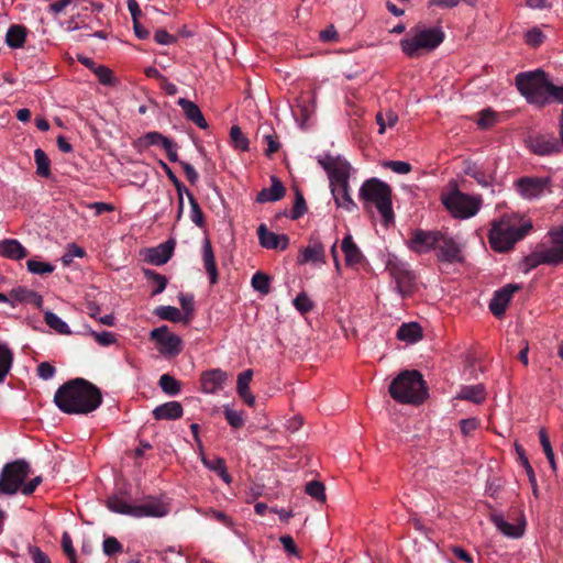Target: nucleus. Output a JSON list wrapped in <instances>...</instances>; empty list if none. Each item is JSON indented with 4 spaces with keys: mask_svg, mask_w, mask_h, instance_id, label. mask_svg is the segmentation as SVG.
I'll return each mask as SVG.
<instances>
[{
    "mask_svg": "<svg viewBox=\"0 0 563 563\" xmlns=\"http://www.w3.org/2000/svg\"><path fill=\"white\" fill-rule=\"evenodd\" d=\"M55 405L68 415H86L102 402L100 389L84 378H75L60 386L54 396Z\"/></svg>",
    "mask_w": 563,
    "mask_h": 563,
    "instance_id": "f257e3e1",
    "label": "nucleus"
},
{
    "mask_svg": "<svg viewBox=\"0 0 563 563\" xmlns=\"http://www.w3.org/2000/svg\"><path fill=\"white\" fill-rule=\"evenodd\" d=\"M532 229L530 220L522 221L515 214H506L494 221L489 230L488 241L496 252H507Z\"/></svg>",
    "mask_w": 563,
    "mask_h": 563,
    "instance_id": "f03ea898",
    "label": "nucleus"
},
{
    "mask_svg": "<svg viewBox=\"0 0 563 563\" xmlns=\"http://www.w3.org/2000/svg\"><path fill=\"white\" fill-rule=\"evenodd\" d=\"M358 196L365 210L369 211L373 207L377 209L385 225L394 221L391 189L386 183L369 178L361 186Z\"/></svg>",
    "mask_w": 563,
    "mask_h": 563,
    "instance_id": "7ed1b4c3",
    "label": "nucleus"
},
{
    "mask_svg": "<svg viewBox=\"0 0 563 563\" xmlns=\"http://www.w3.org/2000/svg\"><path fill=\"white\" fill-rule=\"evenodd\" d=\"M389 394L400 404H421L427 396L422 375L418 371H404L389 385Z\"/></svg>",
    "mask_w": 563,
    "mask_h": 563,
    "instance_id": "20e7f679",
    "label": "nucleus"
},
{
    "mask_svg": "<svg viewBox=\"0 0 563 563\" xmlns=\"http://www.w3.org/2000/svg\"><path fill=\"white\" fill-rule=\"evenodd\" d=\"M515 84L530 104L544 107L549 103L550 80L543 70L519 73L515 77Z\"/></svg>",
    "mask_w": 563,
    "mask_h": 563,
    "instance_id": "39448f33",
    "label": "nucleus"
},
{
    "mask_svg": "<svg viewBox=\"0 0 563 563\" xmlns=\"http://www.w3.org/2000/svg\"><path fill=\"white\" fill-rule=\"evenodd\" d=\"M444 32L440 26L435 27H416L400 40V47L405 55L415 58L423 52L435 49L444 41Z\"/></svg>",
    "mask_w": 563,
    "mask_h": 563,
    "instance_id": "423d86ee",
    "label": "nucleus"
},
{
    "mask_svg": "<svg viewBox=\"0 0 563 563\" xmlns=\"http://www.w3.org/2000/svg\"><path fill=\"white\" fill-rule=\"evenodd\" d=\"M479 196L467 195L459 189L442 196V203L449 212L457 219H468L474 217L482 207Z\"/></svg>",
    "mask_w": 563,
    "mask_h": 563,
    "instance_id": "0eeeda50",
    "label": "nucleus"
},
{
    "mask_svg": "<svg viewBox=\"0 0 563 563\" xmlns=\"http://www.w3.org/2000/svg\"><path fill=\"white\" fill-rule=\"evenodd\" d=\"M30 474V465L24 460H16L8 463L0 475V493L13 495L22 492L24 481Z\"/></svg>",
    "mask_w": 563,
    "mask_h": 563,
    "instance_id": "6e6552de",
    "label": "nucleus"
},
{
    "mask_svg": "<svg viewBox=\"0 0 563 563\" xmlns=\"http://www.w3.org/2000/svg\"><path fill=\"white\" fill-rule=\"evenodd\" d=\"M386 269L396 283V289L401 297L409 296L415 289L416 276L409 268V264L390 255L386 263Z\"/></svg>",
    "mask_w": 563,
    "mask_h": 563,
    "instance_id": "1a4fd4ad",
    "label": "nucleus"
},
{
    "mask_svg": "<svg viewBox=\"0 0 563 563\" xmlns=\"http://www.w3.org/2000/svg\"><path fill=\"white\" fill-rule=\"evenodd\" d=\"M319 164L327 172L330 186L349 184L352 166L341 156L325 155L319 158Z\"/></svg>",
    "mask_w": 563,
    "mask_h": 563,
    "instance_id": "9d476101",
    "label": "nucleus"
},
{
    "mask_svg": "<svg viewBox=\"0 0 563 563\" xmlns=\"http://www.w3.org/2000/svg\"><path fill=\"white\" fill-rule=\"evenodd\" d=\"M515 187L522 198L538 199L545 192H551V178L526 176L516 180Z\"/></svg>",
    "mask_w": 563,
    "mask_h": 563,
    "instance_id": "9b49d317",
    "label": "nucleus"
},
{
    "mask_svg": "<svg viewBox=\"0 0 563 563\" xmlns=\"http://www.w3.org/2000/svg\"><path fill=\"white\" fill-rule=\"evenodd\" d=\"M150 339L158 344V351L164 356L173 357L181 352V339L172 333L166 325L152 330Z\"/></svg>",
    "mask_w": 563,
    "mask_h": 563,
    "instance_id": "f8f14e48",
    "label": "nucleus"
},
{
    "mask_svg": "<svg viewBox=\"0 0 563 563\" xmlns=\"http://www.w3.org/2000/svg\"><path fill=\"white\" fill-rule=\"evenodd\" d=\"M526 142L529 150L539 156L559 153L563 146L561 140L551 133L532 134L528 136Z\"/></svg>",
    "mask_w": 563,
    "mask_h": 563,
    "instance_id": "ddd939ff",
    "label": "nucleus"
},
{
    "mask_svg": "<svg viewBox=\"0 0 563 563\" xmlns=\"http://www.w3.org/2000/svg\"><path fill=\"white\" fill-rule=\"evenodd\" d=\"M542 264H547V265L563 264V258L554 244L551 247H545V249H542V250L531 253L523 261L526 272H529Z\"/></svg>",
    "mask_w": 563,
    "mask_h": 563,
    "instance_id": "4468645a",
    "label": "nucleus"
},
{
    "mask_svg": "<svg viewBox=\"0 0 563 563\" xmlns=\"http://www.w3.org/2000/svg\"><path fill=\"white\" fill-rule=\"evenodd\" d=\"M440 232L417 230L413 232L410 241L407 242L408 247L418 254L428 253L437 249Z\"/></svg>",
    "mask_w": 563,
    "mask_h": 563,
    "instance_id": "2eb2a0df",
    "label": "nucleus"
},
{
    "mask_svg": "<svg viewBox=\"0 0 563 563\" xmlns=\"http://www.w3.org/2000/svg\"><path fill=\"white\" fill-rule=\"evenodd\" d=\"M169 512V507L162 499L156 497H147L142 500L141 504L134 505L133 517L134 518H143V517H155L161 518L166 516Z\"/></svg>",
    "mask_w": 563,
    "mask_h": 563,
    "instance_id": "dca6fc26",
    "label": "nucleus"
},
{
    "mask_svg": "<svg viewBox=\"0 0 563 563\" xmlns=\"http://www.w3.org/2000/svg\"><path fill=\"white\" fill-rule=\"evenodd\" d=\"M519 289V285L508 284L503 288L496 290L489 302L490 312L497 318L504 316L514 294Z\"/></svg>",
    "mask_w": 563,
    "mask_h": 563,
    "instance_id": "f3484780",
    "label": "nucleus"
},
{
    "mask_svg": "<svg viewBox=\"0 0 563 563\" xmlns=\"http://www.w3.org/2000/svg\"><path fill=\"white\" fill-rule=\"evenodd\" d=\"M298 263H325L324 246L318 238H310L309 244L305 249H302L298 255Z\"/></svg>",
    "mask_w": 563,
    "mask_h": 563,
    "instance_id": "a211bd4d",
    "label": "nucleus"
},
{
    "mask_svg": "<svg viewBox=\"0 0 563 563\" xmlns=\"http://www.w3.org/2000/svg\"><path fill=\"white\" fill-rule=\"evenodd\" d=\"M257 235L261 246L268 250H286L289 245V238L286 234H276L268 231L265 224L257 229Z\"/></svg>",
    "mask_w": 563,
    "mask_h": 563,
    "instance_id": "6ab92c4d",
    "label": "nucleus"
},
{
    "mask_svg": "<svg viewBox=\"0 0 563 563\" xmlns=\"http://www.w3.org/2000/svg\"><path fill=\"white\" fill-rule=\"evenodd\" d=\"M228 375L220 368L207 371L201 374L200 383L202 391L214 394L224 387Z\"/></svg>",
    "mask_w": 563,
    "mask_h": 563,
    "instance_id": "aec40b11",
    "label": "nucleus"
},
{
    "mask_svg": "<svg viewBox=\"0 0 563 563\" xmlns=\"http://www.w3.org/2000/svg\"><path fill=\"white\" fill-rule=\"evenodd\" d=\"M492 522L495 527L506 537L509 538H520L525 533L526 520L523 515H521V519L516 523H509L505 520L503 515L496 514L490 517Z\"/></svg>",
    "mask_w": 563,
    "mask_h": 563,
    "instance_id": "412c9836",
    "label": "nucleus"
},
{
    "mask_svg": "<svg viewBox=\"0 0 563 563\" xmlns=\"http://www.w3.org/2000/svg\"><path fill=\"white\" fill-rule=\"evenodd\" d=\"M174 249H175V241L168 240V241L159 244L156 247L148 249L146 252L145 260L148 263L156 265V266L164 265L170 260V257L174 253Z\"/></svg>",
    "mask_w": 563,
    "mask_h": 563,
    "instance_id": "4be33fe9",
    "label": "nucleus"
},
{
    "mask_svg": "<svg viewBox=\"0 0 563 563\" xmlns=\"http://www.w3.org/2000/svg\"><path fill=\"white\" fill-rule=\"evenodd\" d=\"M438 256L445 262H454L460 261L461 250L459 244L454 241L453 238L446 236L440 233V239L437 243Z\"/></svg>",
    "mask_w": 563,
    "mask_h": 563,
    "instance_id": "5701e85b",
    "label": "nucleus"
},
{
    "mask_svg": "<svg viewBox=\"0 0 563 563\" xmlns=\"http://www.w3.org/2000/svg\"><path fill=\"white\" fill-rule=\"evenodd\" d=\"M201 255L205 269L209 276L210 284L214 285L218 282L219 274L212 245L210 240L207 238L202 242Z\"/></svg>",
    "mask_w": 563,
    "mask_h": 563,
    "instance_id": "b1692460",
    "label": "nucleus"
},
{
    "mask_svg": "<svg viewBox=\"0 0 563 563\" xmlns=\"http://www.w3.org/2000/svg\"><path fill=\"white\" fill-rule=\"evenodd\" d=\"M330 188L338 208H342L349 212L357 208L350 195V184L330 186Z\"/></svg>",
    "mask_w": 563,
    "mask_h": 563,
    "instance_id": "393cba45",
    "label": "nucleus"
},
{
    "mask_svg": "<svg viewBox=\"0 0 563 563\" xmlns=\"http://www.w3.org/2000/svg\"><path fill=\"white\" fill-rule=\"evenodd\" d=\"M272 185L269 188H263L256 197L260 203L274 202L280 200L285 196V187L283 183L276 177H271Z\"/></svg>",
    "mask_w": 563,
    "mask_h": 563,
    "instance_id": "a878e982",
    "label": "nucleus"
},
{
    "mask_svg": "<svg viewBox=\"0 0 563 563\" xmlns=\"http://www.w3.org/2000/svg\"><path fill=\"white\" fill-rule=\"evenodd\" d=\"M177 103L183 109L186 118L189 121L195 123L200 129L206 130L208 128V123H207L201 110L195 102H192L188 99H185V98H180V99H178Z\"/></svg>",
    "mask_w": 563,
    "mask_h": 563,
    "instance_id": "bb28decb",
    "label": "nucleus"
},
{
    "mask_svg": "<svg viewBox=\"0 0 563 563\" xmlns=\"http://www.w3.org/2000/svg\"><path fill=\"white\" fill-rule=\"evenodd\" d=\"M0 255L5 258L19 261L27 255L26 249L15 239L0 241Z\"/></svg>",
    "mask_w": 563,
    "mask_h": 563,
    "instance_id": "cd10ccee",
    "label": "nucleus"
},
{
    "mask_svg": "<svg viewBox=\"0 0 563 563\" xmlns=\"http://www.w3.org/2000/svg\"><path fill=\"white\" fill-rule=\"evenodd\" d=\"M184 409L179 401H167L153 410L156 420H176L183 416Z\"/></svg>",
    "mask_w": 563,
    "mask_h": 563,
    "instance_id": "c85d7f7f",
    "label": "nucleus"
},
{
    "mask_svg": "<svg viewBox=\"0 0 563 563\" xmlns=\"http://www.w3.org/2000/svg\"><path fill=\"white\" fill-rule=\"evenodd\" d=\"M252 377H253V371L252 369H245V371H243L242 373L239 374L238 382H236L238 395L250 407H253L255 405V397L250 391V383L252 380Z\"/></svg>",
    "mask_w": 563,
    "mask_h": 563,
    "instance_id": "c756f323",
    "label": "nucleus"
},
{
    "mask_svg": "<svg viewBox=\"0 0 563 563\" xmlns=\"http://www.w3.org/2000/svg\"><path fill=\"white\" fill-rule=\"evenodd\" d=\"M397 339L413 344L422 339V328L417 322L404 323L397 331Z\"/></svg>",
    "mask_w": 563,
    "mask_h": 563,
    "instance_id": "7c9ffc66",
    "label": "nucleus"
},
{
    "mask_svg": "<svg viewBox=\"0 0 563 563\" xmlns=\"http://www.w3.org/2000/svg\"><path fill=\"white\" fill-rule=\"evenodd\" d=\"M341 249L345 256V264L349 266L360 264L363 260V254L358 246L354 243L352 235H346L341 244Z\"/></svg>",
    "mask_w": 563,
    "mask_h": 563,
    "instance_id": "2f4dec72",
    "label": "nucleus"
},
{
    "mask_svg": "<svg viewBox=\"0 0 563 563\" xmlns=\"http://www.w3.org/2000/svg\"><path fill=\"white\" fill-rule=\"evenodd\" d=\"M455 398L474 404H482L486 398L485 387L483 384L463 386Z\"/></svg>",
    "mask_w": 563,
    "mask_h": 563,
    "instance_id": "473e14b6",
    "label": "nucleus"
},
{
    "mask_svg": "<svg viewBox=\"0 0 563 563\" xmlns=\"http://www.w3.org/2000/svg\"><path fill=\"white\" fill-rule=\"evenodd\" d=\"M200 460L208 470L216 472L224 483H231L232 478L228 473L225 461L222 457L209 460L205 455L203 451H200Z\"/></svg>",
    "mask_w": 563,
    "mask_h": 563,
    "instance_id": "72a5a7b5",
    "label": "nucleus"
},
{
    "mask_svg": "<svg viewBox=\"0 0 563 563\" xmlns=\"http://www.w3.org/2000/svg\"><path fill=\"white\" fill-rule=\"evenodd\" d=\"M26 29L23 25H11L5 34V43L9 47L20 48L24 45Z\"/></svg>",
    "mask_w": 563,
    "mask_h": 563,
    "instance_id": "f704fd0d",
    "label": "nucleus"
},
{
    "mask_svg": "<svg viewBox=\"0 0 563 563\" xmlns=\"http://www.w3.org/2000/svg\"><path fill=\"white\" fill-rule=\"evenodd\" d=\"M13 362V353L5 343L0 342V383L10 372Z\"/></svg>",
    "mask_w": 563,
    "mask_h": 563,
    "instance_id": "c9c22d12",
    "label": "nucleus"
},
{
    "mask_svg": "<svg viewBox=\"0 0 563 563\" xmlns=\"http://www.w3.org/2000/svg\"><path fill=\"white\" fill-rule=\"evenodd\" d=\"M170 141H172L170 139L163 135L162 133L153 131V132H147L142 137H140L139 144L144 147L159 145L164 148Z\"/></svg>",
    "mask_w": 563,
    "mask_h": 563,
    "instance_id": "e433bc0d",
    "label": "nucleus"
},
{
    "mask_svg": "<svg viewBox=\"0 0 563 563\" xmlns=\"http://www.w3.org/2000/svg\"><path fill=\"white\" fill-rule=\"evenodd\" d=\"M155 314L162 320L172 322L185 321L180 310L173 306H159L155 309Z\"/></svg>",
    "mask_w": 563,
    "mask_h": 563,
    "instance_id": "4c0bfd02",
    "label": "nucleus"
},
{
    "mask_svg": "<svg viewBox=\"0 0 563 563\" xmlns=\"http://www.w3.org/2000/svg\"><path fill=\"white\" fill-rule=\"evenodd\" d=\"M143 272L146 279L154 286V289L152 290L153 296H156L165 290L167 278L164 275H161L152 269H144Z\"/></svg>",
    "mask_w": 563,
    "mask_h": 563,
    "instance_id": "58836bf2",
    "label": "nucleus"
},
{
    "mask_svg": "<svg viewBox=\"0 0 563 563\" xmlns=\"http://www.w3.org/2000/svg\"><path fill=\"white\" fill-rule=\"evenodd\" d=\"M158 385L162 390L169 396H176L181 390L180 383L169 374L162 375Z\"/></svg>",
    "mask_w": 563,
    "mask_h": 563,
    "instance_id": "ea45409f",
    "label": "nucleus"
},
{
    "mask_svg": "<svg viewBox=\"0 0 563 563\" xmlns=\"http://www.w3.org/2000/svg\"><path fill=\"white\" fill-rule=\"evenodd\" d=\"M108 508L118 514L128 515L133 517L134 505H130L125 500L119 497H111L107 501Z\"/></svg>",
    "mask_w": 563,
    "mask_h": 563,
    "instance_id": "a19ab883",
    "label": "nucleus"
},
{
    "mask_svg": "<svg viewBox=\"0 0 563 563\" xmlns=\"http://www.w3.org/2000/svg\"><path fill=\"white\" fill-rule=\"evenodd\" d=\"M46 324L60 334H70V329L65 321H63L54 312L47 311L44 316Z\"/></svg>",
    "mask_w": 563,
    "mask_h": 563,
    "instance_id": "79ce46f5",
    "label": "nucleus"
},
{
    "mask_svg": "<svg viewBox=\"0 0 563 563\" xmlns=\"http://www.w3.org/2000/svg\"><path fill=\"white\" fill-rule=\"evenodd\" d=\"M34 159L37 174L42 177H48L51 175V163L45 152L41 148H36L34 151Z\"/></svg>",
    "mask_w": 563,
    "mask_h": 563,
    "instance_id": "37998d69",
    "label": "nucleus"
},
{
    "mask_svg": "<svg viewBox=\"0 0 563 563\" xmlns=\"http://www.w3.org/2000/svg\"><path fill=\"white\" fill-rule=\"evenodd\" d=\"M187 198L189 200V203H190V219L191 221L199 228H202L205 225V217H203V212L197 201V199L195 198V196L190 192V191H187Z\"/></svg>",
    "mask_w": 563,
    "mask_h": 563,
    "instance_id": "c03bdc74",
    "label": "nucleus"
},
{
    "mask_svg": "<svg viewBox=\"0 0 563 563\" xmlns=\"http://www.w3.org/2000/svg\"><path fill=\"white\" fill-rule=\"evenodd\" d=\"M397 122L398 115L393 110H388L385 114L382 112L376 114V123L379 125V134H384L387 126L393 128Z\"/></svg>",
    "mask_w": 563,
    "mask_h": 563,
    "instance_id": "a18cd8bd",
    "label": "nucleus"
},
{
    "mask_svg": "<svg viewBox=\"0 0 563 563\" xmlns=\"http://www.w3.org/2000/svg\"><path fill=\"white\" fill-rule=\"evenodd\" d=\"M252 286L262 295H267L271 290V278L268 275L257 272L252 277Z\"/></svg>",
    "mask_w": 563,
    "mask_h": 563,
    "instance_id": "49530a36",
    "label": "nucleus"
},
{
    "mask_svg": "<svg viewBox=\"0 0 563 563\" xmlns=\"http://www.w3.org/2000/svg\"><path fill=\"white\" fill-rule=\"evenodd\" d=\"M230 137L235 148L241 151L249 150V140L238 125H233L231 128Z\"/></svg>",
    "mask_w": 563,
    "mask_h": 563,
    "instance_id": "de8ad7c7",
    "label": "nucleus"
},
{
    "mask_svg": "<svg viewBox=\"0 0 563 563\" xmlns=\"http://www.w3.org/2000/svg\"><path fill=\"white\" fill-rule=\"evenodd\" d=\"M306 493L318 501H325V487L319 481H311L306 485Z\"/></svg>",
    "mask_w": 563,
    "mask_h": 563,
    "instance_id": "09e8293b",
    "label": "nucleus"
},
{
    "mask_svg": "<svg viewBox=\"0 0 563 563\" xmlns=\"http://www.w3.org/2000/svg\"><path fill=\"white\" fill-rule=\"evenodd\" d=\"M516 449H517V452L519 454L520 461L522 462V465L525 466L526 472H527V474L529 476V481H530V483L532 485L533 494L537 497L538 496V486H537V479H536V475H534L533 468L530 465L527 456L525 455V452H523L522 448L519 446V445H516Z\"/></svg>",
    "mask_w": 563,
    "mask_h": 563,
    "instance_id": "8fccbe9b",
    "label": "nucleus"
},
{
    "mask_svg": "<svg viewBox=\"0 0 563 563\" xmlns=\"http://www.w3.org/2000/svg\"><path fill=\"white\" fill-rule=\"evenodd\" d=\"M179 303L181 306V309L185 312V322H189L192 318L194 310H195V303H194V296L189 294H180L178 296Z\"/></svg>",
    "mask_w": 563,
    "mask_h": 563,
    "instance_id": "3c124183",
    "label": "nucleus"
},
{
    "mask_svg": "<svg viewBox=\"0 0 563 563\" xmlns=\"http://www.w3.org/2000/svg\"><path fill=\"white\" fill-rule=\"evenodd\" d=\"M89 335H91L101 346H109L117 343V335L109 331L97 332L95 330H89Z\"/></svg>",
    "mask_w": 563,
    "mask_h": 563,
    "instance_id": "603ef678",
    "label": "nucleus"
},
{
    "mask_svg": "<svg viewBox=\"0 0 563 563\" xmlns=\"http://www.w3.org/2000/svg\"><path fill=\"white\" fill-rule=\"evenodd\" d=\"M102 550L106 555H114L123 551L122 544L114 537H107L102 543Z\"/></svg>",
    "mask_w": 563,
    "mask_h": 563,
    "instance_id": "864d4df0",
    "label": "nucleus"
},
{
    "mask_svg": "<svg viewBox=\"0 0 563 563\" xmlns=\"http://www.w3.org/2000/svg\"><path fill=\"white\" fill-rule=\"evenodd\" d=\"M29 272L33 274H48L54 271V266L49 263L40 262L35 260H29L26 262Z\"/></svg>",
    "mask_w": 563,
    "mask_h": 563,
    "instance_id": "5fc2aeb1",
    "label": "nucleus"
},
{
    "mask_svg": "<svg viewBox=\"0 0 563 563\" xmlns=\"http://www.w3.org/2000/svg\"><path fill=\"white\" fill-rule=\"evenodd\" d=\"M93 74L97 76L100 84L104 86H111L114 84L113 73L110 68L99 65Z\"/></svg>",
    "mask_w": 563,
    "mask_h": 563,
    "instance_id": "6e6d98bb",
    "label": "nucleus"
},
{
    "mask_svg": "<svg viewBox=\"0 0 563 563\" xmlns=\"http://www.w3.org/2000/svg\"><path fill=\"white\" fill-rule=\"evenodd\" d=\"M294 306L301 313H307L313 308V303L306 292L297 295L294 299Z\"/></svg>",
    "mask_w": 563,
    "mask_h": 563,
    "instance_id": "4d7b16f0",
    "label": "nucleus"
},
{
    "mask_svg": "<svg viewBox=\"0 0 563 563\" xmlns=\"http://www.w3.org/2000/svg\"><path fill=\"white\" fill-rule=\"evenodd\" d=\"M460 428L463 435L470 437L479 428V420L477 418L462 419Z\"/></svg>",
    "mask_w": 563,
    "mask_h": 563,
    "instance_id": "13d9d810",
    "label": "nucleus"
},
{
    "mask_svg": "<svg viewBox=\"0 0 563 563\" xmlns=\"http://www.w3.org/2000/svg\"><path fill=\"white\" fill-rule=\"evenodd\" d=\"M307 211L306 201L300 191L296 192V200L291 210V219L296 220L303 216Z\"/></svg>",
    "mask_w": 563,
    "mask_h": 563,
    "instance_id": "bf43d9fd",
    "label": "nucleus"
},
{
    "mask_svg": "<svg viewBox=\"0 0 563 563\" xmlns=\"http://www.w3.org/2000/svg\"><path fill=\"white\" fill-rule=\"evenodd\" d=\"M496 122V113L492 111L490 109L483 110L479 113V118L477 120L478 126L482 129H488L493 126Z\"/></svg>",
    "mask_w": 563,
    "mask_h": 563,
    "instance_id": "052dcab7",
    "label": "nucleus"
},
{
    "mask_svg": "<svg viewBox=\"0 0 563 563\" xmlns=\"http://www.w3.org/2000/svg\"><path fill=\"white\" fill-rule=\"evenodd\" d=\"M384 166L400 175L408 174L412 169L411 165L404 161H388L384 164Z\"/></svg>",
    "mask_w": 563,
    "mask_h": 563,
    "instance_id": "680f3d73",
    "label": "nucleus"
},
{
    "mask_svg": "<svg viewBox=\"0 0 563 563\" xmlns=\"http://www.w3.org/2000/svg\"><path fill=\"white\" fill-rule=\"evenodd\" d=\"M224 416H225V419L229 422V424L233 428H241L244 424V419L242 417V413L236 410L225 408Z\"/></svg>",
    "mask_w": 563,
    "mask_h": 563,
    "instance_id": "e2e57ef3",
    "label": "nucleus"
},
{
    "mask_svg": "<svg viewBox=\"0 0 563 563\" xmlns=\"http://www.w3.org/2000/svg\"><path fill=\"white\" fill-rule=\"evenodd\" d=\"M85 255V250L76 244H69L67 247V252L63 256L64 264H69L73 262L75 257H82Z\"/></svg>",
    "mask_w": 563,
    "mask_h": 563,
    "instance_id": "0e129e2a",
    "label": "nucleus"
},
{
    "mask_svg": "<svg viewBox=\"0 0 563 563\" xmlns=\"http://www.w3.org/2000/svg\"><path fill=\"white\" fill-rule=\"evenodd\" d=\"M544 35L539 29H532L526 33V42L533 47L543 42Z\"/></svg>",
    "mask_w": 563,
    "mask_h": 563,
    "instance_id": "69168bd1",
    "label": "nucleus"
},
{
    "mask_svg": "<svg viewBox=\"0 0 563 563\" xmlns=\"http://www.w3.org/2000/svg\"><path fill=\"white\" fill-rule=\"evenodd\" d=\"M56 373L55 367L48 362H42L37 366V375L44 380L51 379Z\"/></svg>",
    "mask_w": 563,
    "mask_h": 563,
    "instance_id": "338daca9",
    "label": "nucleus"
},
{
    "mask_svg": "<svg viewBox=\"0 0 563 563\" xmlns=\"http://www.w3.org/2000/svg\"><path fill=\"white\" fill-rule=\"evenodd\" d=\"M154 40L161 45H169L176 42V37L165 30H157L154 34Z\"/></svg>",
    "mask_w": 563,
    "mask_h": 563,
    "instance_id": "774afa93",
    "label": "nucleus"
}]
</instances>
